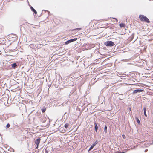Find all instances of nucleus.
<instances>
[{
    "mask_svg": "<svg viewBox=\"0 0 153 153\" xmlns=\"http://www.w3.org/2000/svg\"><path fill=\"white\" fill-rule=\"evenodd\" d=\"M77 39L76 38H75L74 39H71L66 42L65 43V45H67L73 42L76 41L77 40Z\"/></svg>",
    "mask_w": 153,
    "mask_h": 153,
    "instance_id": "20e7f679",
    "label": "nucleus"
},
{
    "mask_svg": "<svg viewBox=\"0 0 153 153\" xmlns=\"http://www.w3.org/2000/svg\"><path fill=\"white\" fill-rule=\"evenodd\" d=\"M11 66L13 68H15L17 66V64L16 63H14L11 64Z\"/></svg>",
    "mask_w": 153,
    "mask_h": 153,
    "instance_id": "ddd939ff",
    "label": "nucleus"
},
{
    "mask_svg": "<svg viewBox=\"0 0 153 153\" xmlns=\"http://www.w3.org/2000/svg\"><path fill=\"white\" fill-rule=\"evenodd\" d=\"M42 111V113H44L45 112L46 110V108L45 107H43L41 109Z\"/></svg>",
    "mask_w": 153,
    "mask_h": 153,
    "instance_id": "9b49d317",
    "label": "nucleus"
},
{
    "mask_svg": "<svg viewBox=\"0 0 153 153\" xmlns=\"http://www.w3.org/2000/svg\"><path fill=\"white\" fill-rule=\"evenodd\" d=\"M143 110H144V114L145 116L146 117L147 116V115L146 114V109L145 107H144L143 108Z\"/></svg>",
    "mask_w": 153,
    "mask_h": 153,
    "instance_id": "1a4fd4ad",
    "label": "nucleus"
},
{
    "mask_svg": "<svg viewBox=\"0 0 153 153\" xmlns=\"http://www.w3.org/2000/svg\"><path fill=\"white\" fill-rule=\"evenodd\" d=\"M122 137L124 139H125V136L124 135V134H123L122 135Z\"/></svg>",
    "mask_w": 153,
    "mask_h": 153,
    "instance_id": "6ab92c4d",
    "label": "nucleus"
},
{
    "mask_svg": "<svg viewBox=\"0 0 153 153\" xmlns=\"http://www.w3.org/2000/svg\"><path fill=\"white\" fill-rule=\"evenodd\" d=\"M62 128H60L59 129V131H61L62 132L64 133V131H63L62 129H61Z\"/></svg>",
    "mask_w": 153,
    "mask_h": 153,
    "instance_id": "a211bd4d",
    "label": "nucleus"
},
{
    "mask_svg": "<svg viewBox=\"0 0 153 153\" xmlns=\"http://www.w3.org/2000/svg\"><path fill=\"white\" fill-rule=\"evenodd\" d=\"M152 143L153 144V141H152Z\"/></svg>",
    "mask_w": 153,
    "mask_h": 153,
    "instance_id": "a878e982",
    "label": "nucleus"
},
{
    "mask_svg": "<svg viewBox=\"0 0 153 153\" xmlns=\"http://www.w3.org/2000/svg\"><path fill=\"white\" fill-rule=\"evenodd\" d=\"M41 140V139L40 138H39L37 139H36L35 141V143L37 145V146L36 148L37 149L38 147V146L39 143H40Z\"/></svg>",
    "mask_w": 153,
    "mask_h": 153,
    "instance_id": "39448f33",
    "label": "nucleus"
},
{
    "mask_svg": "<svg viewBox=\"0 0 153 153\" xmlns=\"http://www.w3.org/2000/svg\"><path fill=\"white\" fill-rule=\"evenodd\" d=\"M95 144H92L91 146L90 147V148L89 150H91L95 146Z\"/></svg>",
    "mask_w": 153,
    "mask_h": 153,
    "instance_id": "dca6fc26",
    "label": "nucleus"
},
{
    "mask_svg": "<svg viewBox=\"0 0 153 153\" xmlns=\"http://www.w3.org/2000/svg\"><path fill=\"white\" fill-rule=\"evenodd\" d=\"M113 19L115 20L116 22H117L118 20H117V19H116L115 18H114Z\"/></svg>",
    "mask_w": 153,
    "mask_h": 153,
    "instance_id": "aec40b11",
    "label": "nucleus"
},
{
    "mask_svg": "<svg viewBox=\"0 0 153 153\" xmlns=\"http://www.w3.org/2000/svg\"><path fill=\"white\" fill-rule=\"evenodd\" d=\"M10 126V125L9 123H8L6 126L7 128H9Z\"/></svg>",
    "mask_w": 153,
    "mask_h": 153,
    "instance_id": "f3484780",
    "label": "nucleus"
},
{
    "mask_svg": "<svg viewBox=\"0 0 153 153\" xmlns=\"http://www.w3.org/2000/svg\"><path fill=\"white\" fill-rule=\"evenodd\" d=\"M124 152H118V153H124Z\"/></svg>",
    "mask_w": 153,
    "mask_h": 153,
    "instance_id": "5701e85b",
    "label": "nucleus"
},
{
    "mask_svg": "<svg viewBox=\"0 0 153 153\" xmlns=\"http://www.w3.org/2000/svg\"><path fill=\"white\" fill-rule=\"evenodd\" d=\"M77 29H80V28H77Z\"/></svg>",
    "mask_w": 153,
    "mask_h": 153,
    "instance_id": "b1692460",
    "label": "nucleus"
},
{
    "mask_svg": "<svg viewBox=\"0 0 153 153\" xmlns=\"http://www.w3.org/2000/svg\"><path fill=\"white\" fill-rule=\"evenodd\" d=\"M107 127L106 125H105L104 127V131L106 133H107Z\"/></svg>",
    "mask_w": 153,
    "mask_h": 153,
    "instance_id": "4468645a",
    "label": "nucleus"
},
{
    "mask_svg": "<svg viewBox=\"0 0 153 153\" xmlns=\"http://www.w3.org/2000/svg\"><path fill=\"white\" fill-rule=\"evenodd\" d=\"M66 131V129L65 130H64V131Z\"/></svg>",
    "mask_w": 153,
    "mask_h": 153,
    "instance_id": "393cba45",
    "label": "nucleus"
},
{
    "mask_svg": "<svg viewBox=\"0 0 153 153\" xmlns=\"http://www.w3.org/2000/svg\"><path fill=\"white\" fill-rule=\"evenodd\" d=\"M144 90L142 89H136L134 91L133 94H135L137 93H140L143 91Z\"/></svg>",
    "mask_w": 153,
    "mask_h": 153,
    "instance_id": "423d86ee",
    "label": "nucleus"
},
{
    "mask_svg": "<svg viewBox=\"0 0 153 153\" xmlns=\"http://www.w3.org/2000/svg\"><path fill=\"white\" fill-rule=\"evenodd\" d=\"M140 20L142 21H145L147 23H149L150 21L149 19L143 15H139Z\"/></svg>",
    "mask_w": 153,
    "mask_h": 153,
    "instance_id": "f257e3e1",
    "label": "nucleus"
},
{
    "mask_svg": "<svg viewBox=\"0 0 153 153\" xmlns=\"http://www.w3.org/2000/svg\"><path fill=\"white\" fill-rule=\"evenodd\" d=\"M94 125L95 126V131L96 132H97L98 130V126L97 125V124L96 123H94Z\"/></svg>",
    "mask_w": 153,
    "mask_h": 153,
    "instance_id": "0eeeda50",
    "label": "nucleus"
},
{
    "mask_svg": "<svg viewBox=\"0 0 153 153\" xmlns=\"http://www.w3.org/2000/svg\"><path fill=\"white\" fill-rule=\"evenodd\" d=\"M129 109V110H130V111H131V108H130Z\"/></svg>",
    "mask_w": 153,
    "mask_h": 153,
    "instance_id": "412c9836",
    "label": "nucleus"
},
{
    "mask_svg": "<svg viewBox=\"0 0 153 153\" xmlns=\"http://www.w3.org/2000/svg\"><path fill=\"white\" fill-rule=\"evenodd\" d=\"M120 26L121 27H123L125 26V25L123 23H121L120 24Z\"/></svg>",
    "mask_w": 153,
    "mask_h": 153,
    "instance_id": "f8f14e48",
    "label": "nucleus"
},
{
    "mask_svg": "<svg viewBox=\"0 0 153 153\" xmlns=\"http://www.w3.org/2000/svg\"><path fill=\"white\" fill-rule=\"evenodd\" d=\"M69 125V124L68 123H66L64 125V127L66 129L68 128V126Z\"/></svg>",
    "mask_w": 153,
    "mask_h": 153,
    "instance_id": "2eb2a0df",
    "label": "nucleus"
},
{
    "mask_svg": "<svg viewBox=\"0 0 153 153\" xmlns=\"http://www.w3.org/2000/svg\"><path fill=\"white\" fill-rule=\"evenodd\" d=\"M91 45L88 43H85L82 46V48L84 50H87L90 49L92 48Z\"/></svg>",
    "mask_w": 153,
    "mask_h": 153,
    "instance_id": "f03ea898",
    "label": "nucleus"
},
{
    "mask_svg": "<svg viewBox=\"0 0 153 153\" xmlns=\"http://www.w3.org/2000/svg\"><path fill=\"white\" fill-rule=\"evenodd\" d=\"M104 44L106 46L110 47L113 46L115 45L114 42L110 41H108L105 42Z\"/></svg>",
    "mask_w": 153,
    "mask_h": 153,
    "instance_id": "7ed1b4c3",
    "label": "nucleus"
},
{
    "mask_svg": "<svg viewBox=\"0 0 153 153\" xmlns=\"http://www.w3.org/2000/svg\"><path fill=\"white\" fill-rule=\"evenodd\" d=\"M147 151V149H146V150H145V152H146Z\"/></svg>",
    "mask_w": 153,
    "mask_h": 153,
    "instance_id": "4be33fe9",
    "label": "nucleus"
},
{
    "mask_svg": "<svg viewBox=\"0 0 153 153\" xmlns=\"http://www.w3.org/2000/svg\"><path fill=\"white\" fill-rule=\"evenodd\" d=\"M31 9V10L34 12V13L35 14H36L37 13V12L36 11V10L32 7H30Z\"/></svg>",
    "mask_w": 153,
    "mask_h": 153,
    "instance_id": "6e6552de",
    "label": "nucleus"
},
{
    "mask_svg": "<svg viewBox=\"0 0 153 153\" xmlns=\"http://www.w3.org/2000/svg\"><path fill=\"white\" fill-rule=\"evenodd\" d=\"M135 118L137 122L140 125V123L138 118L137 117H135Z\"/></svg>",
    "mask_w": 153,
    "mask_h": 153,
    "instance_id": "9d476101",
    "label": "nucleus"
}]
</instances>
